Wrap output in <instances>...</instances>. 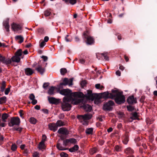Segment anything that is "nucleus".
I'll use <instances>...</instances> for the list:
<instances>
[{
	"label": "nucleus",
	"mask_w": 157,
	"mask_h": 157,
	"mask_svg": "<svg viewBox=\"0 0 157 157\" xmlns=\"http://www.w3.org/2000/svg\"><path fill=\"white\" fill-rule=\"evenodd\" d=\"M82 93L75 92L71 94L70 97H64L63 99L62 108L64 111H69L71 109V107L70 103L77 105L81 102V100L79 98L81 96Z\"/></svg>",
	"instance_id": "f257e3e1"
},
{
	"label": "nucleus",
	"mask_w": 157,
	"mask_h": 157,
	"mask_svg": "<svg viewBox=\"0 0 157 157\" xmlns=\"http://www.w3.org/2000/svg\"><path fill=\"white\" fill-rule=\"evenodd\" d=\"M113 93L114 95V98L115 97V100L116 103L121 104L125 101V97L123 95L122 92H119L117 90H113Z\"/></svg>",
	"instance_id": "f03ea898"
},
{
	"label": "nucleus",
	"mask_w": 157,
	"mask_h": 157,
	"mask_svg": "<svg viewBox=\"0 0 157 157\" xmlns=\"http://www.w3.org/2000/svg\"><path fill=\"white\" fill-rule=\"evenodd\" d=\"M92 115L90 113H87L83 115H78L77 118L82 124L84 125H87L88 124V120L90 119Z\"/></svg>",
	"instance_id": "7ed1b4c3"
},
{
	"label": "nucleus",
	"mask_w": 157,
	"mask_h": 157,
	"mask_svg": "<svg viewBox=\"0 0 157 157\" xmlns=\"http://www.w3.org/2000/svg\"><path fill=\"white\" fill-rule=\"evenodd\" d=\"M20 123V119L18 117H13L11 119L10 122L8 124L9 126L12 127L14 125H19Z\"/></svg>",
	"instance_id": "20e7f679"
},
{
	"label": "nucleus",
	"mask_w": 157,
	"mask_h": 157,
	"mask_svg": "<svg viewBox=\"0 0 157 157\" xmlns=\"http://www.w3.org/2000/svg\"><path fill=\"white\" fill-rule=\"evenodd\" d=\"M57 91L60 94L62 95L67 96L65 97H70L71 94H72V93H71V91L68 89H64L61 90L59 89H57Z\"/></svg>",
	"instance_id": "39448f33"
},
{
	"label": "nucleus",
	"mask_w": 157,
	"mask_h": 157,
	"mask_svg": "<svg viewBox=\"0 0 157 157\" xmlns=\"http://www.w3.org/2000/svg\"><path fill=\"white\" fill-rule=\"evenodd\" d=\"M114 104V102L112 101H109L104 104L103 109L105 110H110L112 109V107Z\"/></svg>",
	"instance_id": "423d86ee"
},
{
	"label": "nucleus",
	"mask_w": 157,
	"mask_h": 157,
	"mask_svg": "<svg viewBox=\"0 0 157 157\" xmlns=\"http://www.w3.org/2000/svg\"><path fill=\"white\" fill-rule=\"evenodd\" d=\"M84 37L86 39V43L88 44L91 45L94 42L93 38L90 36L87 35L86 33H84Z\"/></svg>",
	"instance_id": "0eeeda50"
},
{
	"label": "nucleus",
	"mask_w": 157,
	"mask_h": 157,
	"mask_svg": "<svg viewBox=\"0 0 157 157\" xmlns=\"http://www.w3.org/2000/svg\"><path fill=\"white\" fill-rule=\"evenodd\" d=\"M73 79L72 78L70 79L69 80L67 78H65L63 80V82L61 83L60 84V86L63 85L66 86L68 85L69 86L72 85Z\"/></svg>",
	"instance_id": "6e6552de"
},
{
	"label": "nucleus",
	"mask_w": 157,
	"mask_h": 157,
	"mask_svg": "<svg viewBox=\"0 0 157 157\" xmlns=\"http://www.w3.org/2000/svg\"><path fill=\"white\" fill-rule=\"evenodd\" d=\"M114 95L113 93V90L112 93H109L108 92H105L102 94V97L105 98H111L113 99L114 98Z\"/></svg>",
	"instance_id": "1a4fd4ad"
},
{
	"label": "nucleus",
	"mask_w": 157,
	"mask_h": 157,
	"mask_svg": "<svg viewBox=\"0 0 157 157\" xmlns=\"http://www.w3.org/2000/svg\"><path fill=\"white\" fill-rule=\"evenodd\" d=\"M12 29L15 32H17L21 30L22 27L19 25L13 23L11 25Z\"/></svg>",
	"instance_id": "9d476101"
},
{
	"label": "nucleus",
	"mask_w": 157,
	"mask_h": 157,
	"mask_svg": "<svg viewBox=\"0 0 157 157\" xmlns=\"http://www.w3.org/2000/svg\"><path fill=\"white\" fill-rule=\"evenodd\" d=\"M57 132L60 134L65 135H67L69 133L67 129L64 128H60L58 131Z\"/></svg>",
	"instance_id": "9b49d317"
},
{
	"label": "nucleus",
	"mask_w": 157,
	"mask_h": 157,
	"mask_svg": "<svg viewBox=\"0 0 157 157\" xmlns=\"http://www.w3.org/2000/svg\"><path fill=\"white\" fill-rule=\"evenodd\" d=\"M49 129L53 131L54 132L56 131L57 129V127L55 123H50L48 125Z\"/></svg>",
	"instance_id": "f8f14e48"
},
{
	"label": "nucleus",
	"mask_w": 157,
	"mask_h": 157,
	"mask_svg": "<svg viewBox=\"0 0 157 157\" xmlns=\"http://www.w3.org/2000/svg\"><path fill=\"white\" fill-rule=\"evenodd\" d=\"M127 101L129 104H133L136 103V100L133 96L129 97L127 99Z\"/></svg>",
	"instance_id": "ddd939ff"
},
{
	"label": "nucleus",
	"mask_w": 157,
	"mask_h": 157,
	"mask_svg": "<svg viewBox=\"0 0 157 157\" xmlns=\"http://www.w3.org/2000/svg\"><path fill=\"white\" fill-rule=\"evenodd\" d=\"M85 96L88 99H89L93 100L94 98L93 94L91 90H87V93L85 94Z\"/></svg>",
	"instance_id": "4468645a"
},
{
	"label": "nucleus",
	"mask_w": 157,
	"mask_h": 157,
	"mask_svg": "<svg viewBox=\"0 0 157 157\" xmlns=\"http://www.w3.org/2000/svg\"><path fill=\"white\" fill-rule=\"evenodd\" d=\"M29 98L32 101L31 103L33 105H35L37 103V101L36 99H35V97L33 94H32L30 95Z\"/></svg>",
	"instance_id": "2eb2a0df"
},
{
	"label": "nucleus",
	"mask_w": 157,
	"mask_h": 157,
	"mask_svg": "<svg viewBox=\"0 0 157 157\" xmlns=\"http://www.w3.org/2000/svg\"><path fill=\"white\" fill-rule=\"evenodd\" d=\"M33 72V71L29 68H26L25 70V74L27 75H32Z\"/></svg>",
	"instance_id": "dca6fc26"
},
{
	"label": "nucleus",
	"mask_w": 157,
	"mask_h": 157,
	"mask_svg": "<svg viewBox=\"0 0 157 157\" xmlns=\"http://www.w3.org/2000/svg\"><path fill=\"white\" fill-rule=\"evenodd\" d=\"M49 102L52 104H57L58 103L57 100L53 97H48Z\"/></svg>",
	"instance_id": "f3484780"
},
{
	"label": "nucleus",
	"mask_w": 157,
	"mask_h": 157,
	"mask_svg": "<svg viewBox=\"0 0 157 157\" xmlns=\"http://www.w3.org/2000/svg\"><path fill=\"white\" fill-rule=\"evenodd\" d=\"M11 59L12 62L18 63L20 61L21 58L20 57L14 55L12 57Z\"/></svg>",
	"instance_id": "a211bd4d"
},
{
	"label": "nucleus",
	"mask_w": 157,
	"mask_h": 157,
	"mask_svg": "<svg viewBox=\"0 0 157 157\" xmlns=\"http://www.w3.org/2000/svg\"><path fill=\"white\" fill-rule=\"evenodd\" d=\"M3 25L7 32H9L10 31V26L9 23V21L7 20L3 23Z\"/></svg>",
	"instance_id": "6ab92c4d"
},
{
	"label": "nucleus",
	"mask_w": 157,
	"mask_h": 157,
	"mask_svg": "<svg viewBox=\"0 0 157 157\" xmlns=\"http://www.w3.org/2000/svg\"><path fill=\"white\" fill-rule=\"evenodd\" d=\"M78 148V146L77 145H75L73 147L70 148L69 149V151L71 152H75L77 151Z\"/></svg>",
	"instance_id": "aec40b11"
},
{
	"label": "nucleus",
	"mask_w": 157,
	"mask_h": 157,
	"mask_svg": "<svg viewBox=\"0 0 157 157\" xmlns=\"http://www.w3.org/2000/svg\"><path fill=\"white\" fill-rule=\"evenodd\" d=\"M36 69L41 74H43L45 71L44 68H42L40 66H39Z\"/></svg>",
	"instance_id": "412c9836"
},
{
	"label": "nucleus",
	"mask_w": 157,
	"mask_h": 157,
	"mask_svg": "<svg viewBox=\"0 0 157 157\" xmlns=\"http://www.w3.org/2000/svg\"><path fill=\"white\" fill-rule=\"evenodd\" d=\"M83 107L85 110L87 112L90 111L92 109L91 106L89 105H83Z\"/></svg>",
	"instance_id": "4be33fe9"
},
{
	"label": "nucleus",
	"mask_w": 157,
	"mask_h": 157,
	"mask_svg": "<svg viewBox=\"0 0 157 157\" xmlns=\"http://www.w3.org/2000/svg\"><path fill=\"white\" fill-rule=\"evenodd\" d=\"M66 4H68L70 3L71 5H74L77 2L76 0H63Z\"/></svg>",
	"instance_id": "5701e85b"
},
{
	"label": "nucleus",
	"mask_w": 157,
	"mask_h": 157,
	"mask_svg": "<svg viewBox=\"0 0 157 157\" xmlns=\"http://www.w3.org/2000/svg\"><path fill=\"white\" fill-rule=\"evenodd\" d=\"M9 115L8 114L6 113H3L2 116V121L3 122H6V120L9 117Z\"/></svg>",
	"instance_id": "b1692460"
},
{
	"label": "nucleus",
	"mask_w": 157,
	"mask_h": 157,
	"mask_svg": "<svg viewBox=\"0 0 157 157\" xmlns=\"http://www.w3.org/2000/svg\"><path fill=\"white\" fill-rule=\"evenodd\" d=\"M56 88L55 87L51 86L49 89L48 91V93L50 95H52L54 94V90Z\"/></svg>",
	"instance_id": "393cba45"
},
{
	"label": "nucleus",
	"mask_w": 157,
	"mask_h": 157,
	"mask_svg": "<svg viewBox=\"0 0 157 157\" xmlns=\"http://www.w3.org/2000/svg\"><path fill=\"white\" fill-rule=\"evenodd\" d=\"M56 124V126L57 127V128L64 125L63 122L61 120L58 121Z\"/></svg>",
	"instance_id": "a878e982"
},
{
	"label": "nucleus",
	"mask_w": 157,
	"mask_h": 157,
	"mask_svg": "<svg viewBox=\"0 0 157 157\" xmlns=\"http://www.w3.org/2000/svg\"><path fill=\"white\" fill-rule=\"evenodd\" d=\"M22 54V50L21 49L18 50L15 53V55L20 57Z\"/></svg>",
	"instance_id": "bb28decb"
},
{
	"label": "nucleus",
	"mask_w": 157,
	"mask_h": 157,
	"mask_svg": "<svg viewBox=\"0 0 157 157\" xmlns=\"http://www.w3.org/2000/svg\"><path fill=\"white\" fill-rule=\"evenodd\" d=\"M93 131V128H90L86 129V132L87 134H92Z\"/></svg>",
	"instance_id": "cd10ccee"
},
{
	"label": "nucleus",
	"mask_w": 157,
	"mask_h": 157,
	"mask_svg": "<svg viewBox=\"0 0 157 157\" xmlns=\"http://www.w3.org/2000/svg\"><path fill=\"white\" fill-rule=\"evenodd\" d=\"M56 147L58 149L60 150H66V149L62 147L61 144L59 143H57L56 145Z\"/></svg>",
	"instance_id": "c85d7f7f"
},
{
	"label": "nucleus",
	"mask_w": 157,
	"mask_h": 157,
	"mask_svg": "<svg viewBox=\"0 0 157 157\" xmlns=\"http://www.w3.org/2000/svg\"><path fill=\"white\" fill-rule=\"evenodd\" d=\"M45 145L44 143L40 142L39 145L38 147L39 149H44L45 148Z\"/></svg>",
	"instance_id": "c756f323"
},
{
	"label": "nucleus",
	"mask_w": 157,
	"mask_h": 157,
	"mask_svg": "<svg viewBox=\"0 0 157 157\" xmlns=\"http://www.w3.org/2000/svg\"><path fill=\"white\" fill-rule=\"evenodd\" d=\"M15 38L16 39L19 40L20 41H19V42L20 43H21L23 41V37L21 36H17L15 37Z\"/></svg>",
	"instance_id": "7c9ffc66"
},
{
	"label": "nucleus",
	"mask_w": 157,
	"mask_h": 157,
	"mask_svg": "<svg viewBox=\"0 0 157 157\" xmlns=\"http://www.w3.org/2000/svg\"><path fill=\"white\" fill-rule=\"evenodd\" d=\"M125 152L127 154H131L133 152V151L130 148L128 147L125 150Z\"/></svg>",
	"instance_id": "2f4dec72"
},
{
	"label": "nucleus",
	"mask_w": 157,
	"mask_h": 157,
	"mask_svg": "<svg viewBox=\"0 0 157 157\" xmlns=\"http://www.w3.org/2000/svg\"><path fill=\"white\" fill-rule=\"evenodd\" d=\"M6 97L5 96L0 98V104L5 103L6 101Z\"/></svg>",
	"instance_id": "473e14b6"
},
{
	"label": "nucleus",
	"mask_w": 157,
	"mask_h": 157,
	"mask_svg": "<svg viewBox=\"0 0 157 157\" xmlns=\"http://www.w3.org/2000/svg\"><path fill=\"white\" fill-rule=\"evenodd\" d=\"M11 61H12V60L9 59H6L5 58L3 63L6 64H10L11 63Z\"/></svg>",
	"instance_id": "72a5a7b5"
},
{
	"label": "nucleus",
	"mask_w": 157,
	"mask_h": 157,
	"mask_svg": "<svg viewBox=\"0 0 157 157\" xmlns=\"http://www.w3.org/2000/svg\"><path fill=\"white\" fill-rule=\"evenodd\" d=\"M6 86V82L5 81H3L2 84V86L1 87V91L2 92H3L4 91Z\"/></svg>",
	"instance_id": "f704fd0d"
},
{
	"label": "nucleus",
	"mask_w": 157,
	"mask_h": 157,
	"mask_svg": "<svg viewBox=\"0 0 157 157\" xmlns=\"http://www.w3.org/2000/svg\"><path fill=\"white\" fill-rule=\"evenodd\" d=\"M51 13L50 10H47L44 12V15L45 16H48Z\"/></svg>",
	"instance_id": "c9c22d12"
},
{
	"label": "nucleus",
	"mask_w": 157,
	"mask_h": 157,
	"mask_svg": "<svg viewBox=\"0 0 157 157\" xmlns=\"http://www.w3.org/2000/svg\"><path fill=\"white\" fill-rule=\"evenodd\" d=\"M29 121L31 123L35 124L36 122V119L34 117H31L29 119Z\"/></svg>",
	"instance_id": "e433bc0d"
},
{
	"label": "nucleus",
	"mask_w": 157,
	"mask_h": 157,
	"mask_svg": "<svg viewBox=\"0 0 157 157\" xmlns=\"http://www.w3.org/2000/svg\"><path fill=\"white\" fill-rule=\"evenodd\" d=\"M95 87L96 89L102 90L104 88V87L102 86H101L100 84H97L95 85Z\"/></svg>",
	"instance_id": "4c0bfd02"
},
{
	"label": "nucleus",
	"mask_w": 157,
	"mask_h": 157,
	"mask_svg": "<svg viewBox=\"0 0 157 157\" xmlns=\"http://www.w3.org/2000/svg\"><path fill=\"white\" fill-rule=\"evenodd\" d=\"M97 149L96 148H94L91 149L90 151V152L91 155H93L97 152Z\"/></svg>",
	"instance_id": "58836bf2"
},
{
	"label": "nucleus",
	"mask_w": 157,
	"mask_h": 157,
	"mask_svg": "<svg viewBox=\"0 0 157 157\" xmlns=\"http://www.w3.org/2000/svg\"><path fill=\"white\" fill-rule=\"evenodd\" d=\"M101 54L104 57V59L105 60H108V57H107V53H102Z\"/></svg>",
	"instance_id": "ea45409f"
},
{
	"label": "nucleus",
	"mask_w": 157,
	"mask_h": 157,
	"mask_svg": "<svg viewBox=\"0 0 157 157\" xmlns=\"http://www.w3.org/2000/svg\"><path fill=\"white\" fill-rule=\"evenodd\" d=\"M67 72V70L65 68H62L60 69V73L62 75L65 74Z\"/></svg>",
	"instance_id": "a19ab883"
},
{
	"label": "nucleus",
	"mask_w": 157,
	"mask_h": 157,
	"mask_svg": "<svg viewBox=\"0 0 157 157\" xmlns=\"http://www.w3.org/2000/svg\"><path fill=\"white\" fill-rule=\"evenodd\" d=\"M69 142L71 143L75 144L76 142V139L74 138H71L69 139Z\"/></svg>",
	"instance_id": "79ce46f5"
},
{
	"label": "nucleus",
	"mask_w": 157,
	"mask_h": 157,
	"mask_svg": "<svg viewBox=\"0 0 157 157\" xmlns=\"http://www.w3.org/2000/svg\"><path fill=\"white\" fill-rule=\"evenodd\" d=\"M17 149V146L16 144H13L11 146V149L13 151H15Z\"/></svg>",
	"instance_id": "37998d69"
},
{
	"label": "nucleus",
	"mask_w": 157,
	"mask_h": 157,
	"mask_svg": "<svg viewBox=\"0 0 157 157\" xmlns=\"http://www.w3.org/2000/svg\"><path fill=\"white\" fill-rule=\"evenodd\" d=\"M60 155L62 157H68V155L66 153L64 152H61Z\"/></svg>",
	"instance_id": "c03bdc74"
},
{
	"label": "nucleus",
	"mask_w": 157,
	"mask_h": 157,
	"mask_svg": "<svg viewBox=\"0 0 157 157\" xmlns=\"http://www.w3.org/2000/svg\"><path fill=\"white\" fill-rule=\"evenodd\" d=\"M49 84V83L48 82L44 83L43 86V88L44 89H47V87L48 86Z\"/></svg>",
	"instance_id": "a18cd8bd"
},
{
	"label": "nucleus",
	"mask_w": 157,
	"mask_h": 157,
	"mask_svg": "<svg viewBox=\"0 0 157 157\" xmlns=\"http://www.w3.org/2000/svg\"><path fill=\"white\" fill-rule=\"evenodd\" d=\"M69 143V139H67L63 141V144L64 146H66Z\"/></svg>",
	"instance_id": "49530a36"
},
{
	"label": "nucleus",
	"mask_w": 157,
	"mask_h": 157,
	"mask_svg": "<svg viewBox=\"0 0 157 157\" xmlns=\"http://www.w3.org/2000/svg\"><path fill=\"white\" fill-rule=\"evenodd\" d=\"M115 149L116 151H119L121 150V147L118 145L116 146L115 147Z\"/></svg>",
	"instance_id": "de8ad7c7"
},
{
	"label": "nucleus",
	"mask_w": 157,
	"mask_h": 157,
	"mask_svg": "<svg viewBox=\"0 0 157 157\" xmlns=\"http://www.w3.org/2000/svg\"><path fill=\"white\" fill-rule=\"evenodd\" d=\"M46 136L45 135H43L42 136V138L41 142H43L44 143L45 141H46Z\"/></svg>",
	"instance_id": "09e8293b"
},
{
	"label": "nucleus",
	"mask_w": 157,
	"mask_h": 157,
	"mask_svg": "<svg viewBox=\"0 0 157 157\" xmlns=\"http://www.w3.org/2000/svg\"><path fill=\"white\" fill-rule=\"evenodd\" d=\"M10 89L9 88H7L5 91V94L6 95H7L8 94L9 92L10 91Z\"/></svg>",
	"instance_id": "8fccbe9b"
},
{
	"label": "nucleus",
	"mask_w": 157,
	"mask_h": 157,
	"mask_svg": "<svg viewBox=\"0 0 157 157\" xmlns=\"http://www.w3.org/2000/svg\"><path fill=\"white\" fill-rule=\"evenodd\" d=\"M5 122H3L1 120H0V127L1 126L2 127H4L5 126V124L4 123Z\"/></svg>",
	"instance_id": "3c124183"
},
{
	"label": "nucleus",
	"mask_w": 157,
	"mask_h": 157,
	"mask_svg": "<svg viewBox=\"0 0 157 157\" xmlns=\"http://www.w3.org/2000/svg\"><path fill=\"white\" fill-rule=\"evenodd\" d=\"M68 36H69V35H67L65 37V40L67 42H70L72 40L71 39L67 38V37H68Z\"/></svg>",
	"instance_id": "603ef678"
},
{
	"label": "nucleus",
	"mask_w": 157,
	"mask_h": 157,
	"mask_svg": "<svg viewBox=\"0 0 157 157\" xmlns=\"http://www.w3.org/2000/svg\"><path fill=\"white\" fill-rule=\"evenodd\" d=\"M45 44H46L45 42L44 41H43L40 43V47L41 48H43V47H44V46L45 45Z\"/></svg>",
	"instance_id": "864d4df0"
},
{
	"label": "nucleus",
	"mask_w": 157,
	"mask_h": 157,
	"mask_svg": "<svg viewBox=\"0 0 157 157\" xmlns=\"http://www.w3.org/2000/svg\"><path fill=\"white\" fill-rule=\"evenodd\" d=\"M128 110L129 111H132L133 110V108L131 106H127Z\"/></svg>",
	"instance_id": "5fc2aeb1"
},
{
	"label": "nucleus",
	"mask_w": 157,
	"mask_h": 157,
	"mask_svg": "<svg viewBox=\"0 0 157 157\" xmlns=\"http://www.w3.org/2000/svg\"><path fill=\"white\" fill-rule=\"evenodd\" d=\"M33 157H39V153L35 152L34 153L33 155Z\"/></svg>",
	"instance_id": "6e6d98bb"
},
{
	"label": "nucleus",
	"mask_w": 157,
	"mask_h": 157,
	"mask_svg": "<svg viewBox=\"0 0 157 157\" xmlns=\"http://www.w3.org/2000/svg\"><path fill=\"white\" fill-rule=\"evenodd\" d=\"M5 57L2 56L0 54V61L3 63V61H4Z\"/></svg>",
	"instance_id": "4d7b16f0"
},
{
	"label": "nucleus",
	"mask_w": 157,
	"mask_h": 157,
	"mask_svg": "<svg viewBox=\"0 0 157 157\" xmlns=\"http://www.w3.org/2000/svg\"><path fill=\"white\" fill-rule=\"evenodd\" d=\"M86 84V82L85 81H82L81 82V84L82 86H84Z\"/></svg>",
	"instance_id": "13d9d810"
},
{
	"label": "nucleus",
	"mask_w": 157,
	"mask_h": 157,
	"mask_svg": "<svg viewBox=\"0 0 157 157\" xmlns=\"http://www.w3.org/2000/svg\"><path fill=\"white\" fill-rule=\"evenodd\" d=\"M23 111L22 110H20L19 111V113L20 114V116L22 118H23Z\"/></svg>",
	"instance_id": "bf43d9fd"
},
{
	"label": "nucleus",
	"mask_w": 157,
	"mask_h": 157,
	"mask_svg": "<svg viewBox=\"0 0 157 157\" xmlns=\"http://www.w3.org/2000/svg\"><path fill=\"white\" fill-rule=\"evenodd\" d=\"M116 74L117 75L120 76L121 75V72L119 71L118 70L116 71Z\"/></svg>",
	"instance_id": "052dcab7"
},
{
	"label": "nucleus",
	"mask_w": 157,
	"mask_h": 157,
	"mask_svg": "<svg viewBox=\"0 0 157 157\" xmlns=\"http://www.w3.org/2000/svg\"><path fill=\"white\" fill-rule=\"evenodd\" d=\"M41 58H42L44 59V61H47V60L48 59L47 57L45 56H42L41 57Z\"/></svg>",
	"instance_id": "680f3d73"
},
{
	"label": "nucleus",
	"mask_w": 157,
	"mask_h": 157,
	"mask_svg": "<svg viewBox=\"0 0 157 157\" xmlns=\"http://www.w3.org/2000/svg\"><path fill=\"white\" fill-rule=\"evenodd\" d=\"M49 40V38L47 36H46L44 37V41L45 42H47Z\"/></svg>",
	"instance_id": "e2e57ef3"
},
{
	"label": "nucleus",
	"mask_w": 157,
	"mask_h": 157,
	"mask_svg": "<svg viewBox=\"0 0 157 157\" xmlns=\"http://www.w3.org/2000/svg\"><path fill=\"white\" fill-rule=\"evenodd\" d=\"M133 116L135 118H137L138 116L137 113L136 112L133 113Z\"/></svg>",
	"instance_id": "0e129e2a"
},
{
	"label": "nucleus",
	"mask_w": 157,
	"mask_h": 157,
	"mask_svg": "<svg viewBox=\"0 0 157 157\" xmlns=\"http://www.w3.org/2000/svg\"><path fill=\"white\" fill-rule=\"evenodd\" d=\"M125 141H123V143L124 144H127V142L128 141V138L127 137H126L125 138Z\"/></svg>",
	"instance_id": "69168bd1"
},
{
	"label": "nucleus",
	"mask_w": 157,
	"mask_h": 157,
	"mask_svg": "<svg viewBox=\"0 0 157 157\" xmlns=\"http://www.w3.org/2000/svg\"><path fill=\"white\" fill-rule=\"evenodd\" d=\"M35 108L37 110H39L40 108V106L36 105L35 106Z\"/></svg>",
	"instance_id": "338daca9"
},
{
	"label": "nucleus",
	"mask_w": 157,
	"mask_h": 157,
	"mask_svg": "<svg viewBox=\"0 0 157 157\" xmlns=\"http://www.w3.org/2000/svg\"><path fill=\"white\" fill-rule=\"evenodd\" d=\"M4 137L3 136H0V142H2L3 141Z\"/></svg>",
	"instance_id": "774afa93"
}]
</instances>
